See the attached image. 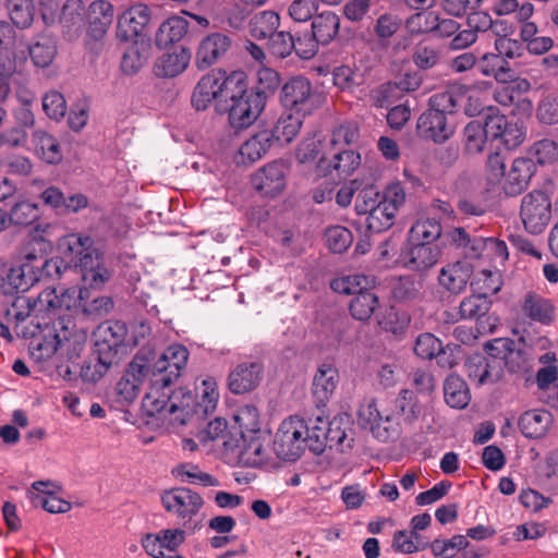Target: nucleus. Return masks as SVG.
Masks as SVG:
<instances>
[{"mask_svg":"<svg viewBox=\"0 0 558 558\" xmlns=\"http://www.w3.org/2000/svg\"><path fill=\"white\" fill-rule=\"evenodd\" d=\"M486 355L474 354L465 362L468 375L480 385L496 383L500 379V362L496 361L494 352L485 347Z\"/></svg>","mask_w":558,"mask_h":558,"instance_id":"22","label":"nucleus"},{"mask_svg":"<svg viewBox=\"0 0 558 558\" xmlns=\"http://www.w3.org/2000/svg\"><path fill=\"white\" fill-rule=\"evenodd\" d=\"M353 439L348 440L345 430L341 427V421L317 416L313 421L311 438V452L315 456L322 454L327 447L343 451L352 447Z\"/></svg>","mask_w":558,"mask_h":558,"instance_id":"10","label":"nucleus"},{"mask_svg":"<svg viewBox=\"0 0 558 558\" xmlns=\"http://www.w3.org/2000/svg\"><path fill=\"white\" fill-rule=\"evenodd\" d=\"M264 374V364L259 361L239 363L228 376V388L234 395H244L258 387Z\"/></svg>","mask_w":558,"mask_h":558,"instance_id":"20","label":"nucleus"},{"mask_svg":"<svg viewBox=\"0 0 558 558\" xmlns=\"http://www.w3.org/2000/svg\"><path fill=\"white\" fill-rule=\"evenodd\" d=\"M536 117L539 122L547 125L558 123V96L547 95L544 97L537 107Z\"/></svg>","mask_w":558,"mask_h":558,"instance_id":"64","label":"nucleus"},{"mask_svg":"<svg viewBox=\"0 0 558 558\" xmlns=\"http://www.w3.org/2000/svg\"><path fill=\"white\" fill-rule=\"evenodd\" d=\"M405 203V190L400 182L391 183L379 192L368 185L360 190L355 198L357 215L366 216L369 231L379 233L393 226L398 210Z\"/></svg>","mask_w":558,"mask_h":558,"instance_id":"3","label":"nucleus"},{"mask_svg":"<svg viewBox=\"0 0 558 558\" xmlns=\"http://www.w3.org/2000/svg\"><path fill=\"white\" fill-rule=\"evenodd\" d=\"M466 89L465 85H454L429 98L428 108L420 116L416 125L422 138L442 144L454 134L456 124L449 116L457 111L459 98Z\"/></svg>","mask_w":558,"mask_h":558,"instance_id":"4","label":"nucleus"},{"mask_svg":"<svg viewBox=\"0 0 558 558\" xmlns=\"http://www.w3.org/2000/svg\"><path fill=\"white\" fill-rule=\"evenodd\" d=\"M77 242L83 248L77 264L83 282L78 293V305L84 319L97 325L90 338L92 357L96 363L90 374V365L86 367L84 377L97 381L102 378L105 372V337L101 333L105 315V256L101 251L90 247L89 238H78Z\"/></svg>","mask_w":558,"mask_h":558,"instance_id":"1","label":"nucleus"},{"mask_svg":"<svg viewBox=\"0 0 558 558\" xmlns=\"http://www.w3.org/2000/svg\"><path fill=\"white\" fill-rule=\"evenodd\" d=\"M440 256V250L436 244L418 243L408 253L407 265L413 270L424 271L433 267Z\"/></svg>","mask_w":558,"mask_h":558,"instance_id":"37","label":"nucleus"},{"mask_svg":"<svg viewBox=\"0 0 558 558\" xmlns=\"http://www.w3.org/2000/svg\"><path fill=\"white\" fill-rule=\"evenodd\" d=\"M256 76L257 85L253 89L263 93L266 99L281 85L280 74L274 69L263 66L257 71Z\"/></svg>","mask_w":558,"mask_h":558,"instance_id":"62","label":"nucleus"},{"mask_svg":"<svg viewBox=\"0 0 558 558\" xmlns=\"http://www.w3.org/2000/svg\"><path fill=\"white\" fill-rule=\"evenodd\" d=\"M174 473L182 477L183 482L198 484L204 487L219 486V481L211 474L203 472L198 465L184 463L175 468Z\"/></svg>","mask_w":558,"mask_h":558,"instance_id":"51","label":"nucleus"},{"mask_svg":"<svg viewBox=\"0 0 558 558\" xmlns=\"http://www.w3.org/2000/svg\"><path fill=\"white\" fill-rule=\"evenodd\" d=\"M440 59L439 49L424 41L418 43L413 51L412 61L421 70L434 68Z\"/></svg>","mask_w":558,"mask_h":558,"instance_id":"55","label":"nucleus"},{"mask_svg":"<svg viewBox=\"0 0 558 558\" xmlns=\"http://www.w3.org/2000/svg\"><path fill=\"white\" fill-rule=\"evenodd\" d=\"M524 314L532 320L548 325L554 320V306L549 300L529 293L523 303Z\"/></svg>","mask_w":558,"mask_h":558,"instance_id":"44","label":"nucleus"},{"mask_svg":"<svg viewBox=\"0 0 558 558\" xmlns=\"http://www.w3.org/2000/svg\"><path fill=\"white\" fill-rule=\"evenodd\" d=\"M231 39L221 33H214L205 37L198 47L195 64L205 70L216 63L230 48Z\"/></svg>","mask_w":558,"mask_h":558,"instance_id":"24","label":"nucleus"},{"mask_svg":"<svg viewBox=\"0 0 558 558\" xmlns=\"http://www.w3.org/2000/svg\"><path fill=\"white\" fill-rule=\"evenodd\" d=\"M189 360V350L183 344L169 345L158 357L151 362L150 374L156 386H171L181 376Z\"/></svg>","mask_w":558,"mask_h":558,"instance_id":"8","label":"nucleus"},{"mask_svg":"<svg viewBox=\"0 0 558 558\" xmlns=\"http://www.w3.org/2000/svg\"><path fill=\"white\" fill-rule=\"evenodd\" d=\"M149 47L143 40H134L122 53L120 69L123 74H137L148 60Z\"/></svg>","mask_w":558,"mask_h":558,"instance_id":"36","label":"nucleus"},{"mask_svg":"<svg viewBox=\"0 0 558 558\" xmlns=\"http://www.w3.org/2000/svg\"><path fill=\"white\" fill-rule=\"evenodd\" d=\"M360 424L364 428H368L376 438H386L387 434L381 433V418L377 403L375 400H369L366 403L361 404L359 412Z\"/></svg>","mask_w":558,"mask_h":558,"instance_id":"50","label":"nucleus"},{"mask_svg":"<svg viewBox=\"0 0 558 558\" xmlns=\"http://www.w3.org/2000/svg\"><path fill=\"white\" fill-rule=\"evenodd\" d=\"M361 165V155L352 148L328 149L319 158L317 169L323 175L336 174L339 179L351 175Z\"/></svg>","mask_w":558,"mask_h":558,"instance_id":"15","label":"nucleus"},{"mask_svg":"<svg viewBox=\"0 0 558 558\" xmlns=\"http://www.w3.org/2000/svg\"><path fill=\"white\" fill-rule=\"evenodd\" d=\"M536 170L535 162L531 158H515L506 175L504 191L509 196L521 194L529 185Z\"/></svg>","mask_w":558,"mask_h":558,"instance_id":"25","label":"nucleus"},{"mask_svg":"<svg viewBox=\"0 0 558 558\" xmlns=\"http://www.w3.org/2000/svg\"><path fill=\"white\" fill-rule=\"evenodd\" d=\"M10 19L20 28L28 27L34 20V0H10L8 4Z\"/></svg>","mask_w":558,"mask_h":558,"instance_id":"52","label":"nucleus"},{"mask_svg":"<svg viewBox=\"0 0 558 558\" xmlns=\"http://www.w3.org/2000/svg\"><path fill=\"white\" fill-rule=\"evenodd\" d=\"M31 58L36 66L46 68L57 54V40L50 34H40L29 47Z\"/></svg>","mask_w":558,"mask_h":558,"instance_id":"42","label":"nucleus"},{"mask_svg":"<svg viewBox=\"0 0 558 558\" xmlns=\"http://www.w3.org/2000/svg\"><path fill=\"white\" fill-rule=\"evenodd\" d=\"M150 21V10L146 4L137 3L126 9L118 20L117 37L121 41L138 37Z\"/></svg>","mask_w":558,"mask_h":558,"instance_id":"21","label":"nucleus"},{"mask_svg":"<svg viewBox=\"0 0 558 558\" xmlns=\"http://www.w3.org/2000/svg\"><path fill=\"white\" fill-rule=\"evenodd\" d=\"M486 348L494 352L496 361L500 362V378L505 368L511 373H519L530 367L531 357L524 350L517 349L512 339L497 338L487 342Z\"/></svg>","mask_w":558,"mask_h":558,"instance_id":"14","label":"nucleus"},{"mask_svg":"<svg viewBox=\"0 0 558 558\" xmlns=\"http://www.w3.org/2000/svg\"><path fill=\"white\" fill-rule=\"evenodd\" d=\"M161 502L168 512L175 514L184 521H191L204 506L202 496L186 487H175L166 490L161 495Z\"/></svg>","mask_w":558,"mask_h":558,"instance_id":"13","label":"nucleus"},{"mask_svg":"<svg viewBox=\"0 0 558 558\" xmlns=\"http://www.w3.org/2000/svg\"><path fill=\"white\" fill-rule=\"evenodd\" d=\"M520 216L526 231L539 234L551 217V204L548 195L539 190L526 194L521 202Z\"/></svg>","mask_w":558,"mask_h":558,"instance_id":"11","label":"nucleus"},{"mask_svg":"<svg viewBox=\"0 0 558 558\" xmlns=\"http://www.w3.org/2000/svg\"><path fill=\"white\" fill-rule=\"evenodd\" d=\"M32 143L36 154L48 163H58L62 159V151L58 141L44 130H35Z\"/></svg>","mask_w":558,"mask_h":558,"instance_id":"41","label":"nucleus"},{"mask_svg":"<svg viewBox=\"0 0 558 558\" xmlns=\"http://www.w3.org/2000/svg\"><path fill=\"white\" fill-rule=\"evenodd\" d=\"M400 93L395 82H386L371 90L369 99L377 108H388L399 98Z\"/></svg>","mask_w":558,"mask_h":558,"instance_id":"60","label":"nucleus"},{"mask_svg":"<svg viewBox=\"0 0 558 558\" xmlns=\"http://www.w3.org/2000/svg\"><path fill=\"white\" fill-rule=\"evenodd\" d=\"M185 532L181 529H166L156 534H146L142 539L145 551L154 558H169L183 544Z\"/></svg>","mask_w":558,"mask_h":558,"instance_id":"19","label":"nucleus"},{"mask_svg":"<svg viewBox=\"0 0 558 558\" xmlns=\"http://www.w3.org/2000/svg\"><path fill=\"white\" fill-rule=\"evenodd\" d=\"M313 420L292 415L280 424L272 442L274 452L283 461H296L306 449L311 451Z\"/></svg>","mask_w":558,"mask_h":558,"instance_id":"6","label":"nucleus"},{"mask_svg":"<svg viewBox=\"0 0 558 558\" xmlns=\"http://www.w3.org/2000/svg\"><path fill=\"white\" fill-rule=\"evenodd\" d=\"M473 274V266L466 260H458L441 268L439 284L453 294L462 293Z\"/></svg>","mask_w":558,"mask_h":558,"instance_id":"26","label":"nucleus"},{"mask_svg":"<svg viewBox=\"0 0 558 558\" xmlns=\"http://www.w3.org/2000/svg\"><path fill=\"white\" fill-rule=\"evenodd\" d=\"M234 86L225 100H230L228 107L229 123L232 128L241 130L252 125L263 112L266 106V97L263 93L247 88L243 72H233Z\"/></svg>","mask_w":558,"mask_h":558,"instance_id":"5","label":"nucleus"},{"mask_svg":"<svg viewBox=\"0 0 558 558\" xmlns=\"http://www.w3.org/2000/svg\"><path fill=\"white\" fill-rule=\"evenodd\" d=\"M302 126L300 116L292 113L281 114L272 129L263 130L268 133L271 145H284L291 143L299 134Z\"/></svg>","mask_w":558,"mask_h":558,"instance_id":"31","label":"nucleus"},{"mask_svg":"<svg viewBox=\"0 0 558 558\" xmlns=\"http://www.w3.org/2000/svg\"><path fill=\"white\" fill-rule=\"evenodd\" d=\"M444 395L447 404L454 409H464L471 400L466 383L456 374H450L446 378Z\"/></svg>","mask_w":558,"mask_h":558,"instance_id":"40","label":"nucleus"},{"mask_svg":"<svg viewBox=\"0 0 558 558\" xmlns=\"http://www.w3.org/2000/svg\"><path fill=\"white\" fill-rule=\"evenodd\" d=\"M136 339L129 335L125 323L109 322L107 326V369L125 359L136 347Z\"/></svg>","mask_w":558,"mask_h":558,"instance_id":"18","label":"nucleus"},{"mask_svg":"<svg viewBox=\"0 0 558 558\" xmlns=\"http://www.w3.org/2000/svg\"><path fill=\"white\" fill-rule=\"evenodd\" d=\"M339 384V373L331 363L318 366L313 378L312 391L317 405H325L332 397Z\"/></svg>","mask_w":558,"mask_h":558,"instance_id":"27","label":"nucleus"},{"mask_svg":"<svg viewBox=\"0 0 558 558\" xmlns=\"http://www.w3.org/2000/svg\"><path fill=\"white\" fill-rule=\"evenodd\" d=\"M421 290L420 282L411 277L400 278L392 288L391 294L397 302H411L418 298Z\"/></svg>","mask_w":558,"mask_h":558,"instance_id":"61","label":"nucleus"},{"mask_svg":"<svg viewBox=\"0 0 558 558\" xmlns=\"http://www.w3.org/2000/svg\"><path fill=\"white\" fill-rule=\"evenodd\" d=\"M40 216L41 210L39 206L28 201L16 202L8 214L9 222L19 227L31 226L37 221Z\"/></svg>","mask_w":558,"mask_h":558,"instance_id":"46","label":"nucleus"},{"mask_svg":"<svg viewBox=\"0 0 558 558\" xmlns=\"http://www.w3.org/2000/svg\"><path fill=\"white\" fill-rule=\"evenodd\" d=\"M13 262L20 270H23L24 279H26V283H28L31 288L38 282L45 274L50 276L51 268L59 272L58 260L46 259L44 256L37 254L34 247L26 246L21 248L13 258Z\"/></svg>","mask_w":558,"mask_h":558,"instance_id":"17","label":"nucleus"},{"mask_svg":"<svg viewBox=\"0 0 558 558\" xmlns=\"http://www.w3.org/2000/svg\"><path fill=\"white\" fill-rule=\"evenodd\" d=\"M43 110L51 120H60L66 113V101L58 90H49L43 96Z\"/></svg>","mask_w":558,"mask_h":558,"instance_id":"59","label":"nucleus"},{"mask_svg":"<svg viewBox=\"0 0 558 558\" xmlns=\"http://www.w3.org/2000/svg\"><path fill=\"white\" fill-rule=\"evenodd\" d=\"M105 17V1H94L87 12V45L93 49V43L101 41L105 37V25L102 23Z\"/></svg>","mask_w":558,"mask_h":558,"instance_id":"45","label":"nucleus"},{"mask_svg":"<svg viewBox=\"0 0 558 558\" xmlns=\"http://www.w3.org/2000/svg\"><path fill=\"white\" fill-rule=\"evenodd\" d=\"M379 306L378 295L365 289L353 296L350 302L349 310L352 317L356 320L367 322Z\"/></svg>","mask_w":558,"mask_h":558,"instance_id":"43","label":"nucleus"},{"mask_svg":"<svg viewBox=\"0 0 558 558\" xmlns=\"http://www.w3.org/2000/svg\"><path fill=\"white\" fill-rule=\"evenodd\" d=\"M155 350L143 347L130 362L124 375L114 387L116 401L121 404L132 403L140 393V388L147 377H151V362Z\"/></svg>","mask_w":558,"mask_h":558,"instance_id":"7","label":"nucleus"},{"mask_svg":"<svg viewBox=\"0 0 558 558\" xmlns=\"http://www.w3.org/2000/svg\"><path fill=\"white\" fill-rule=\"evenodd\" d=\"M492 307V301L478 293L471 294L462 299L459 304V317L464 320H476V331L478 333H493L497 318L488 315Z\"/></svg>","mask_w":558,"mask_h":558,"instance_id":"16","label":"nucleus"},{"mask_svg":"<svg viewBox=\"0 0 558 558\" xmlns=\"http://www.w3.org/2000/svg\"><path fill=\"white\" fill-rule=\"evenodd\" d=\"M369 283V279L364 275H350L333 279L330 287L337 293L356 295L364 291Z\"/></svg>","mask_w":558,"mask_h":558,"instance_id":"54","label":"nucleus"},{"mask_svg":"<svg viewBox=\"0 0 558 558\" xmlns=\"http://www.w3.org/2000/svg\"><path fill=\"white\" fill-rule=\"evenodd\" d=\"M332 75L335 85L342 90H353L364 84V74L349 65L335 68Z\"/></svg>","mask_w":558,"mask_h":558,"instance_id":"57","label":"nucleus"},{"mask_svg":"<svg viewBox=\"0 0 558 558\" xmlns=\"http://www.w3.org/2000/svg\"><path fill=\"white\" fill-rule=\"evenodd\" d=\"M268 48L270 52L278 58H287L295 50L296 54L301 58L307 59L315 54L316 47L312 45L308 50H300V39L295 40L289 32H274L272 35L267 39Z\"/></svg>","mask_w":558,"mask_h":558,"instance_id":"32","label":"nucleus"},{"mask_svg":"<svg viewBox=\"0 0 558 558\" xmlns=\"http://www.w3.org/2000/svg\"><path fill=\"white\" fill-rule=\"evenodd\" d=\"M553 423V415L547 410H529L519 418V428L527 438L544 437Z\"/></svg>","mask_w":558,"mask_h":558,"instance_id":"29","label":"nucleus"},{"mask_svg":"<svg viewBox=\"0 0 558 558\" xmlns=\"http://www.w3.org/2000/svg\"><path fill=\"white\" fill-rule=\"evenodd\" d=\"M411 239L418 243L434 242L441 235L440 222L435 218L418 219L410 229Z\"/></svg>","mask_w":558,"mask_h":558,"instance_id":"49","label":"nucleus"},{"mask_svg":"<svg viewBox=\"0 0 558 558\" xmlns=\"http://www.w3.org/2000/svg\"><path fill=\"white\" fill-rule=\"evenodd\" d=\"M168 387L151 383L150 391L142 401V410L146 416L158 417L172 425H185L195 416L205 417L216 407L217 393L214 389H204L202 401H197L192 391L184 388H179L171 395L160 391Z\"/></svg>","mask_w":558,"mask_h":558,"instance_id":"2","label":"nucleus"},{"mask_svg":"<svg viewBox=\"0 0 558 558\" xmlns=\"http://www.w3.org/2000/svg\"><path fill=\"white\" fill-rule=\"evenodd\" d=\"M23 270H20L12 260L5 275L0 279V288L4 294H14L20 291H27L31 287L24 279Z\"/></svg>","mask_w":558,"mask_h":558,"instance_id":"58","label":"nucleus"},{"mask_svg":"<svg viewBox=\"0 0 558 558\" xmlns=\"http://www.w3.org/2000/svg\"><path fill=\"white\" fill-rule=\"evenodd\" d=\"M284 166L281 162H270L252 177V184L256 191L265 196H275L286 185Z\"/></svg>","mask_w":558,"mask_h":558,"instance_id":"23","label":"nucleus"},{"mask_svg":"<svg viewBox=\"0 0 558 558\" xmlns=\"http://www.w3.org/2000/svg\"><path fill=\"white\" fill-rule=\"evenodd\" d=\"M325 240L330 251L341 254L352 244L353 235L345 227L333 226L326 230Z\"/></svg>","mask_w":558,"mask_h":558,"instance_id":"53","label":"nucleus"},{"mask_svg":"<svg viewBox=\"0 0 558 558\" xmlns=\"http://www.w3.org/2000/svg\"><path fill=\"white\" fill-rule=\"evenodd\" d=\"M395 405L404 423L412 424L418 417L420 410L416 402L413 400L412 391L407 389L402 390L397 397Z\"/></svg>","mask_w":558,"mask_h":558,"instance_id":"63","label":"nucleus"},{"mask_svg":"<svg viewBox=\"0 0 558 558\" xmlns=\"http://www.w3.org/2000/svg\"><path fill=\"white\" fill-rule=\"evenodd\" d=\"M49 483L41 481L33 483V492H29L32 505L41 507L50 513L68 512L71 509V504L50 492H46Z\"/></svg>","mask_w":558,"mask_h":558,"instance_id":"33","label":"nucleus"},{"mask_svg":"<svg viewBox=\"0 0 558 558\" xmlns=\"http://www.w3.org/2000/svg\"><path fill=\"white\" fill-rule=\"evenodd\" d=\"M280 25V16L271 10L254 14L248 22V33L256 40H267Z\"/></svg>","mask_w":558,"mask_h":558,"instance_id":"39","label":"nucleus"},{"mask_svg":"<svg viewBox=\"0 0 558 558\" xmlns=\"http://www.w3.org/2000/svg\"><path fill=\"white\" fill-rule=\"evenodd\" d=\"M191 58V51L184 47L163 53L155 63V74L158 77H174L187 68Z\"/></svg>","mask_w":558,"mask_h":558,"instance_id":"28","label":"nucleus"},{"mask_svg":"<svg viewBox=\"0 0 558 558\" xmlns=\"http://www.w3.org/2000/svg\"><path fill=\"white\" fill-rule=\"evenodd\" d=\"M340 28L339 16L330 11L322 12L313 17L312 33L316 44L328 45L338 35Z\"/></svg>","mask_w":558,"mask_h":558,"instance_id":"35","label":"nucleus"},{"mask_svg":"<svg viewBox=\"0 0 558 558\" xmlns=\"http://www.w3.org/2000/svg\"><path fill=\"white\" fill-rule=\"evenodd\" d=\"M529 151L539 165H550L558 160V143L550 138L534 142Z\"/></svg>","mask_w":558,"mask_h":558,"instance_id":"56","label":"nucleus"},{"mask_svg":"<svg viewBox=\"0 0 558 558\" xmlns=\"http://www.w3.org/2000/svg\"><path fill=\"white\" fill-rule=\"evenodd\" d=\"M268 136V133L262 130L244 142L235 156V162L247 166L259 160L272 146Z\"/></svg>","mask_w":558,"mask_h":558,"instance_id":"34","label":"nucleus"},{"mask_svg":"<svg viewBox=\"0 0 558 558\" xmlns=\"http://www.w3.org/2000/svg\"><path fill=\"white\" fill-rule=\"evenodd\" d=\"M84 3L82 0H66L63 4L59 22L64 37L69 40L77 38L82 31Z\"/></svg>","mask_w":558,"mask_h":558,"instance_id":"30","label":"nucleus"},{"mask_svg":"<svg viewBox=\"0 0 558 558\" xmlns=\"http://www.w3.org/2000/svg\"><path fill=\"white\" fill-rule=\"evenodd\" d=\"M487 136L482 122L473 120L464 126L463 144L464 150L468 154H481L485 148Z\"/></svg>","mask_w":558,"mask_h":558,"instance_id":"48","label":"nucleus"},{"mask_svg":"<svg viewBox=\"0 0 558 558\" xmlns=\"http://www.w3.org/2000/svg\"><path fill=\"white\" fill-rule=\"evenodd\" d=\"M359 138L360 131L357 124L352 121L343 122L331 131L328 149L350 148Z\"/></svg>","mask_w":558,"mask_h":558,"instance_id":"47","label":"nucleus"},{"mask_svg":"<svg viewBox=\"0 0 558 558\" xmlns=\"http://www.w3.org/2000/svg\"><path fill=\"white\" fill-rule=\"evenodd\" d=\"M189 21L182 16H171L158 28L155 43L159 48L180 41L189 31Z\"/></svg>","mask_w":558,"mask_h":558,"instance_id":"38","label":"nucleus"},{"mask_svg":"<svg viewBox=\"0 0 558 558\" xmlns=\"http://www.w3.org/2000/svg\"><path fill=\"white\" fill-rule=\"evenodd\" d=\"M232 73L223 76L221 73H208L204 75L193 89L191 104L197 111L206 110L215 99H223L227 93L234 86Z\"/></svg>","mask_w":558,"mask_h":558,"instance_id":"12","label":"nucleus"},{"mask_svg":"<svg viewBox=\"0 0 558 558\" xmlns=\"http://www.w3.org/2000/svg\"><path fill=\"white\" fill-rule=\"evenodd\" d=\"M317 97L311 81L303 75H295L282 84L279 101L283 108L305 116L315 108Z\"/></svg>","mask_w":558,"mask_h":558,"instance_id":"9","label":"nucleus"}]
</instances>
